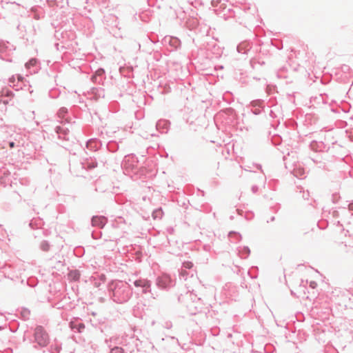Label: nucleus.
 <instances>
[{
    "mask_svg": "<svg viewBox=\"0 0 353 353\" xmlns=\"http://www.w3.org/2000/svg\"><path fill=\"white\" fill-rule=\"evenodd\" d=\"M43 249H44V250H47L46 246H44Z\"/></svg>",
    "mask_w": 353,
    "mask_h": 353,
    "instance_id": "12",
    "label": "nucleus"
},
{
    "mask_svg": "<svg viewBox=\"0 0 353 353\" xmlns=\"http://www.w3.org/2000/svg\"><path fill=\"white\" fill-rule=\"evenodd\" d=\"M19 80H23V78L19 77Z\"/></svg>",
    "mask_w": 353,
    "mask_h": 353,
    "instance_id": "13",
    "label": "nucleus"
},
{
    "mask_svg": "<svg viewBox=\"0 0 353 353\" xmlns=\"http://www.w3.org/2000/svg\"><path fill=\"white\" fill-rule=\"evenodd\" d=\"M184 266L187 268H191L192 267V263L191 262H186L184 263Z\"/></svg>",
    "mask_w": 353,
    "mask_h": 353,
    "instance_id": "8",
    "label": "nucleus"
},
{
    "mask_svg": "<svg viewBox=\"0 0 353 353\" xmlns=\"http://www.w3.org/2000/svg\"><path fill=\"white\" fill-rule=\"evenodd\" d=\"M37 63V60L34 59H30L28 63H26V67L30 68L32 66H34Z\"/></svg>",
    "mask_w": 353,
    "mask_h": 353,
    "instance_id": "6",
    "label": "nucleus"
},
{
    "mask_svg": "<svg viewBox=\"0 0 353 353\" xmlns=\"http://www.w3.org/2000/svg\"><path fill=\"white\" fill-rule=\"evenodd\" d=\"M69 278L71 279V280H74V281H77L79 279L80 277V273L79 271L77 270H74V271H71L69 274Z\"/></svg>",
    "mask_w": 353,
    "mask_h": 353,
    "instance_id": "5",
    "label": "nucleus"
},
{
    "mask_svg": "<svg viewBox=\"0 0 353 353\" xmlns=\"http://www.w3.org/2000/svg\"><path fill=\"white\" fill-rule=\"evenodd\" d=\"M9 145H10V147L11 148H14V142H10V143H9Z\"/></svg>",
    "mask_w": 353,
    "mask_h": 353,
    "instance_id": "10",
    "label": "nucleus"
},
{
    "mask_svg": "<svg viewBox=\"0 0 353 353\" xmlns=\"http://www.w3.org/2000/svg\"><path fill=\"white\" fill-rule=\"evenodd\" d=\"M310 286L312 288H315L316 286V282L314 281H311L310 283Z\"/></svg>",
    "mask_w": 353,
    "mask_h": 353,
    "instance_id": "9",
    "label": "nucleus"
},
{
    "mask_svg": "<svg viewBox=\"0 0 353 353\" xmlns=\"http://www.w3.org/2000/svg\"><path fill=\"white\" fill-rule=\"evenodd\" d=\"M19 80H23V78L19 77Z\"/></svg>",
    "mask_w": 353,
    "mask_h": 353,
    "instance_id": "14",
    "label": "nucleus"
},
{
    "mask_svg": "<svg viewBox=\"0 0 353 353\" xmlns=\"http://www.w3.org/2000/svg\"><path fill=\"white\" fill-rule=\"evenodd\" d=\"M171 279L168 274H163L157 279V285L161 288H165L171 283Z\"/></svg>",
    "mask_w": 353,
    "mask_h": 353,
    "instance_id": "2",
    "label": "nucleus"
},
{
    "mask_svg": "<svg viewBox=\"0 0 353 353\" xmlns=\"http://www.w3.org/2000/svg\"><path fill=\"white\" fill-rule=\"evenodd\" d=\"M134 285L136 287L149 288L150 283L146 280H137L134 282Z\"/></svg>",
    "mask_w": 353,
    "mask_h": 353,
    "instance_id": "4",
    "label": "nucleus"
},
{
    "mask_svg": "<svg viewBox=\"0 0 353 353\" xmlns=\"http://www.w3.org/2000/svg\"><path fill=\"white\" fill-rule=\"evenodd\" d=\"M34 337L35 341L41 346H46L48 343V335L41 326L36 327Z\"/></svg>",
    "mask_w": 353,
    "mask_h": 353,
    "instance_id": "1",
    "label": "nucleus"
},
{
    "mask_svg": "<svg viewBox=\"0 0 353 353\" xmlns=\"http://www.w3.org/2000/svg\"><path fill=\"white\" fill-rule=\"evenodd\" d=\"M107 222V219L105 216H93L92 219V224L93 226H97L99 228H103Z\"/></svg>",
    "mask_w": 353,
    "mask_h": 353,
    "instance_id": "3",
    "label": "nucleus"
},
{
    "mask_svg": "<svg viewBox=\"0 0 353 353\" xmlns=\"http://www.w3.org/2000/svg\"><path fill=\"white\" fill-rule=\"evenodd\" d=\"M43 249H44V250H47L46 246H44Z\"/></svg>",
    "mask_w": 353,
    "mask_h": 353,
    "instance_id": "11",
    "label": "nucleus"
},
{
    "mask_svg": "<svg viewBox=\"0 0 353 353\" xmlns=\"http://www.w3.org/2000/svg\"><path fill=\"white\" fill-rule=\"evenodd\" d=\"M110 353H124V351L121 347H115L111 350Z\"/></svg>",
    "mask_w": 353,
    "mask_h": 353,
    "instance_id": "7",
    "label": "nucleus"
}]
</instances>
